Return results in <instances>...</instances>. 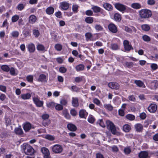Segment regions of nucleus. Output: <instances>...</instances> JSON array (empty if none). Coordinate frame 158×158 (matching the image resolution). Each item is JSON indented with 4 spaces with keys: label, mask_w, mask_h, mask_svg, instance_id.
<instances>
[{
    "label": "nucleus",
    "mask_w": 158,
    "mask_h": 158,
    "mask_svg": "<svg viewBox=\"0 0 158 158\" xmlns=\"http://www.w3.org/2000/svg\"><path fill=\"white\" fill-rule=\"evenodd\" d=\"M22 148L24 153L27 155L32 156L34 153V149L28 144L24 143Z\"/></svg>",
    "instance_id": "f257e3e1"
},
{
    "label": "nucleus",
    "mask_w": 158,
    "mask_h": 158,
    "mask_svg": "<svg viewBox=\"0 0 158 158\" xmlns=\"http://www.w3.org/2000/svg\"><path fill=\"white\" fill-rule=\"evenodd\" d=\"M139 16L142 19H147L152 15L151 11L148 9H142L139 11Z\"/></svg>",
    "instance_id": "f03ea898"
},
{
    "label": "nucleus",
    "mask_w": 158,
    "mask_h": 158,
    "mask_svg": "<svg viewBox=\"0 0 158 158\" xmlns=\"http://www.w3.org/2000/svg\"><path fill=\"white\" fill-rule=\"evenodd\" d=\"M106 123L108 129L111 131L113 134H115L116 133V128L114 123L110 120H107Z\"/></svg>",
    "instance_id": "7ed1b4c3"
},
{
    "label": "nucleus",
    "mask_w": 158,
    "mask_h": 158,
    "mask_svg": "<svg viewBox=\"0 0 158 158\" xmlns=\"http://www.w3.org/2000/svg\"><path fill=\"white\" fill-rule=\"evenodd\" d=\"M53 152L55 153H61L63 150L61 145L59 144H56L52 147Z\"/></svg>",
    "instance_id": "20e7f679"
},
{
    "label": "nucleus",
    "mask_w": 158,
    "mask_h": 158,
    "mask_svg": "<svg viewBox=\"0 0 158 158\" xmlns=\"http://www.w3.org/2000/svg\"><path fill=\"white\" fill-rule=\"evenodd\" d=\"M49 117V115L47 114H43L42 116L43 119L42 124L45 127L48 126L50 123V121L48 119Z\"/></svg>",
    "instance_id": "39448f33"
},
{
    "label": "nucleus",
    "mask_w": 158,
    "mask_h": 158,
    "mask_svg": "<svg viewBox=\"0 0 158 158\" xmlns=\"http://www.w3.org/2000/svg\"><path fill=\"white\" fill-rule=\"evenodd\" d=\"M116 8L120 11L123 12L126 10V6L119 3H117L114 4Z\"/></svg>",
    "instance_id": "423d86ee"
},
{
    "label": "nucleus",
    "mask_w": 158,
    "mask_h": 158,
    "mask_svg": "<svg viewBox=\"0 0 158 158\" xmlns=\"http://www.w3.org/2000/svg\"><path fill=\"white\" fill-rule=\"evenodd\" d=\"M41 152L43 154L44 158H52L50 155L49 150L47 148H42L41 149Z\"/></svg>",
    "instance_id": "0eeeda50"
},
{
    "label": "nucleus",
    "mask_w": 158,
    "mask_h": 158,
    "mask_svg": "<svg viewBox=\"0 0 158 158\" xmlns=\"http://www.w3.org/2000/svg\"><path fill=\"white\" fill-rule=\"evenodd\" d=\"M123 45L125 50L127 51H129L133 49L131 44H129V42L127 40H124L123 43Z\"/></svg>",
    "instance_id": "6e6552de"
},
{
    "label": "nucleus",
    "mask_w": 158,
    "mask_h": 158,
    "mask_svg": "<svg viewBox=\"0 0 158 158\" xmlns=\"http://www.w3.org/2000/svg\"><path fill=\"white\" fill-rule=\"evenodd\" d=\"M108 29L112 32L116 33L118 31L117 27L114 24L110 23L108 25Z\"/></svg>",
    "instance_id": "1a4fd4ad"
},
{
    "label": "nucleus",
    "mask_w": 158,
    "mask_h": 158,
    "mask_svg": "<svg viewBox=\"0 0 158 158\" xmlns=\"http://www.w3.org/2000/svg\"><path fill=\"white\" fill-rule=\"evenodd\" d=\"M157 107L156 104H151L148 108V110L150 113H154L157 110Z\"/></svg>",
    "instance_id": "9d476101"
},
{
    "label": "nucleus",
    "mask_w": 158,
    "mask_h": 158,
    "mask_svg": "<svg viewBox=\"0 0 158 158\" xmlns=\"http://www.w3.org/2000/svg\"><path fill=\"white\" fill-rule=\"evenodd\" d=\"M33 100L35 103L38 107H41L43 106V102L40 101L39 99L36 98H33Z\"/></svg>",
    "instance_id": "9b49d317"
},
{
    "label": "nucleus",
    "mask_w": 158,
    "mask_h": 158,
    "mask_svg": "<svg viewBox=\"0 0 158 158\" xmlns=\"http://www.w3.org/2000/svg\"><path fill=\"white\" fill-rule=\"evenodd\" d=\"M138 156L139 158H148V153L145 151H141L139 153Z\"/></svg>",
    "instance_id": "f8f14e48"
},
{
    "label": "nucleus",
    "mask_w": 158,
    "mask_h": 158,
    "mask_svg": "<svg viewBox=\"0 0 158 158\" xmlns=\"http://www.w3.org/2000/svg\"><path fill=\"white\" fill-rule=\"evenodd\" d=\"M108 86L113 89H118L119 88V85L117 83L110 82L108 84Z\"/></svg>",
    "instance_id": "ddd939ff"
},
{
    "label": "nucleus",
    "mask_w": 158,
    "mask_h": 158,
    "mask_svg": "<svg viewBox=\"0 0 158 158\" xmlns=\"http://www.w3.org/2000/svg\"><path fill=\"white\" fill-rule=\"evenodd\" d=\"M103 7L106 10L111 11L113 10L112 6L110 4L107 3H105L103 5Z\"/></svg>",
    "instance_id": "4468645a"
},
{
    "label": "nucleus",
    "mask_w": 158,
    "mask_h": 158,
    "mask_svg": "<svg viewBox=\"0 0 158 158\" xmlns=\"http://www.w3.org/2000/svg\"><path fill=\"white\" fill-rule=\"evenodd\" d=\"M150 87L152 89H156L158 87V81L156 80L152 81L150 84Z\"/></svg>",
    "instance_id": "2eb2a0df"
},
{
    "label": "nucleus",
    "mask_w": 158,
    "mask_h": 158,
    "mask_svg": "<svg viewBox=\"0 0 158 158\" xmlns=\"http://www.w3.org/2000/svg\"><path fill=\"white\" fill-rule=\"evenodd\" d=\"M31 124L28 122L26 123L23 126V129L26 132L28 131L31 128Z\"/></svg>",
    "instance_id": "dca6fc26"
},
{
    "label": "nucleus",
    "mask_w": 158,
    "mask_h": 158,
    "mask_svg": "<svg viewBox=\"0 0 158 158\" xmlns=\"http://www.w3.org/2000/svg\"><path fill=\"white\" fill-rule=\"evenodd\" d=\"M67 127L68 130L71 131H75L77 129L76 126L72 123L68 124L67 125Z\"/></svg>",
    "instance_id": "f3484780"
},
{
    "label": "nucleus",
    "mask_w": 158,
    "mask_h": 158,
    "mask_svg": "<svg viewBox=\"0 0 158 158\" xmlns=\"http://www.w3.org/2000/svg\"><path fill=\"white\" fill-rule=\"evenodd\" d=\"M37 19L36 17L34 15H31L29 17V23L33 24L34 23Z\"/></svg>",
    "instance_id": "a211bd4d"
},
{
    "label": "nucleus",
    "mask_w": 158,
    "mask_h": 158,
    "mask_svg": "<svg viewBox=\"0 0 158 158\" xmlns=\"http://www.w3.org/2000/svg\"><path fill=\"white\" fill-rule=\"evenodd\" d=\"M14 131L17 135H21L23 134V131L20 126H19L18 127L15 128Z\"/></svg>",
    "instance_id": "6ab92c4d"
},
{
    "label": "nucleus",
    "mask_w": 158,
    "mask_h": 158,
    "mask_svg": "<svg viewBox=\"0 0 158 158\" xmlns=\"http://www.w3.org/2000/svg\"><path fill=\"white\" fill-rule=\"evenodd\" d=\"M135 130L138 132H141L143 129V125L140 123H137L135 125Z\"/></svg>",
    "instance_id": "aec40b11"
},
{
    "label": "nucleus",
    "mask_w": 158,
    "mask_h": 158,
    "mask_svg": "<svg viewBox=\"0 0 158 158\" xmlns=\"http://www.w3.org/2000/svg\"><path fill=\"white\" fill-rule=\"evenodd\" d=\"M87 114L88 113L85 110H82L80 111V117L81 118H86Z\"/></svg>",
    "instance_id": "412c9836"
},
{
    "label": "nucleus",
    "mask_w": 158,
    "mask_h": 158,
    "mask_svg": "<svg viewBox=\"0 0 158 158\" xmlns=\"http://www.w3.org/2000/svg\"><path fill=\"white\" fill-rule=\"evenodd\" d=\"M131 6L133 8L135 9H139L142 7L141 4L139 3H134L131 5Z\"/></svg>",
    "instance_id": "4be33fe9"
},
{
    "label": "nucleus",
    "mask_w": 158,
    "mask_h": 158,
    "mask_svg": "<svg viewBox=\"0 0 158 158\" xmlns=\"http://www.w3.org/2000/svg\"><path fill=\"white\" fill-rule=\"evenodd\" d=\"M60 6L62 9L64 10H66L69 8V4L66 2H64L61 3Z\"/></svg>",
    "instance_id": "5701e85b"
},
{
    "label": "nucleus",
    "mask_w": 158,
    "mask_h": 158,
    "mask_svg": "<svg viewBox=\"0 0 158 158\" xmlns=\"http://www.w3.org/2000/svg\"><path fill=\"white\" fill-rule=\"evenodd\" d=\"M141 27L142 30L145 31H148L150 29V26L147 24H144L142 25Z\"/></svg>",
    "instance_id": "b1692460"
},
{
    "label": "nucleus",
    "mask_w": 158,
    "mask_h": 158,
    "mask_svg": "<svg viewBox=\"0 0 158 158\" xmlns=\"http://www.w3.org/2000/svg\"><path fill=\"white\" fill-rule=\"evenodd\" d=\"M134 82L139 87H145V85L140 80H135Z\"/></svg>",
    "instance_id": "393cba45"
},
{
    "label": "nucleus",
    "mask_w": 158,
    "mask_h": 158,
    "mask_svg": "<svg viewBox=\"0 0 158 158\" xmlns=\"http://www.w3.org/2000/svg\"><path fill=\"white\" fill-rule=\"evenodd\" d=\"M46 13L48 15L52 14L54 12V9L52 7L47 8L46 10Z\"/></svg>",
    "instance_id": "a878e982"
},
{
    "label": "nucleus",
    "mask_w": 158,
    "mask_h": 158,
    "mask_svg": "<svg viewBox=\"0 0 158 158\" xmlns=\"http://www.w3.org/2000/svg\"><path fill=\"white\" fill-rule=\"evenodd\" d=\"M63 115L67 119H69L70 118V116L68 113L67 110H64L62 111Z\"/></svg>",
    "instance_id": "bb28decb"
},
{
    "label": "nucleus",
    "mask_w": 158,
    "mask_h": 158,
    "mask_svg": "<svg viewBox=\"0 0 158 158\" xmlns=\"http://www.w3.org/2000/svg\"><path fill=\"white\" fill-rule=\"evenodd\" d=\"M92 9L93 10L94 13H97L101 12V9L97 6H93L92 7Z\"/></svg>",
    "instance_id": "cd10ccee"
},
{
    "label": "nucleus",
    "mask_w": 158,
    "mask_h": 158,
    "mask_svg": "<svg viewBox=\"0 0 158 158\" xmlns=\"http://www.w3.org/2000/svg\"><path fill=\"white\" fill-rule=\"evenodd\" d=\"M31 97V95L29 93L22 94L21 95V98L24 100L29 99Z\"/></svg>",
    "instance_id": "c85d7f7f"
},
{
    "label": "nucleus",
    "mask_w": 158,
    "mask_h": 158,
    "mask_svg": "<svg viewBox=\"0 0 158 158\" xmlns=\"http://www.w3.org/2000/svg\"><path fill=\"white\" fill-rule=\"evenodd\" d=\"M123 130L126 132H129L131 130V127L128 124L124 125L123 127Z\"/></svg>",
    "instance_id": "c756f323"
},
{
    "label": "nucleus",
    "mask_w": 158,
    "mask_h": 158,
    "mask_svg": "<svg viewBox=\"0 0 158 158\" xmlns=\"http://www.w3.org/2000/svg\"><path fill=\"white\" fill-rule=\"evenodd\" d=\"M28 48L29 52H33L35 50V46L32 44H29L28 45Z\"/></svg>",
    "instance_id": "7c9ffc66"
},
{
    "label": "nucleus",
    "mask_w": 158,
    "mask_h": 158,
    "mask_svg": "<svg viewBox=\"0 0 158 158\" xmlns=\"http://www.w3.org/2000/svg\"><path fill=\"white\" fill-rule=\"evenodd\" d=\"M131 27L132 29H131L130 28H129L128 27L126 26L125 27L124 30L126 31L131 33H132V30L135 31V29L134 27Z\"/></svg>",
    "instance_id": "2f4dec72"
},
{
    "label": "nucleus",
    "mask_w": 158,
    "mask_h": 158,
    "mask_svg": "<svg viewBox=\"0 0 158 158\" xmlns=\"http://www.w3.org/2000/svg\"><path fill=\"white\" fill-rule=\"evenodd\" d=\"M111 48L112 50H117L119 49V46L116 43H113L111 44Z\"/></svg>",
    "instance_id": "473e14b6"
},
{
    "label": "nucleus",
    "mask_w": 158,
    "mask_h": 158,
    "mask_svg": "<svg viewBox=\"0 0 158 158\" xmlns=\"http://www.w3.org/2000/svg\"><path fill=\"white\" fill-rule=\"evenodd\" d=\"M46 79V76L44 74H41L40 75L38 79V81L43 82L44 81H46L45 80Z\"/></svg>",
    "instance_id": "72a5a7b5"
},
{
    "label": "nucleus",
    "mask_w": 158,
    "mask_h": 158,
    "mask_svg": "<svg viewBox=\"0 0 158 158\" xmlns=\"http://www.w3.org/2000/svg\"><path fill=\"white\" fill-rule=\"evenodd\" d=\"M86 40L87 41L91 40V38L92 37V35L90 32H87L85 34Z\"/></svg>",
    "instance_id": "f704fd0d"
},
{
    "label": "nucleus",
    "mask_w": 158,
    "mask_h": 158,
    "mask_svg": "<svg viewBox=\"0 0 158 158\" xmlns=\"http://www.w3.org/2000/svg\"><path fill=\"white\" fill-rule=\"evenodd\" d=\"M114 20L117 21H120L121 20V16L118 13H115L114 15Z\"/></svg>",
    "instance_id": "c9c22d12"
},
{
    "label": "nucleus",
    "mask_w": 158,
    "mask_h": 158,
    "mask_svg": "<svg viewBox=\"0 0 158 158\" xmlns=\"http://www.w3.org/2000/svg\"><path fill=\"white\" fill-rule=\"evenodd\" d=\"M104 108L109 111H112L113 109V107L110 104H104L103 105Z\"/></svg>",
    "instance_id": "e433bc0d"
},
{
    "label": "nucleus",
    "mask_w": 158,
    "mask_h": 158,
    "mask_svg": "<svg viewBox=\"0 0 158 158\" xmlns=\"http://www.w3.org/2000/svg\"><path fill=\"white\" fill-rule=\"evenodd\" d=\"M72 104L75 107H77L78 106V100L77 98H73Z\"/></svg>",
    "instance_id": "4c0bfd02"
},
{
    "label": "nucleus",
    "mask_w": 158,
    "mask_h": 158,
    "mask_svg": "<svg viewBox=\"0 0 158 158\" xmlns=\"http://www.w3.org/2000/svg\"><path fill=\"white\" fill-rule=\"evenodd\" d=\"M1 68L2 70L6 72H8L10 70L9 67L6 65H2L1 67Z\"/></svg>",
    "instance_id": "58836bf2"
},
{
    "label": "nucleus",
    "mask_w": 158,
    "mask_h": 158,
    "mask_svg": "<svg viewBox=\"0 0 158 158\" xmlns=\"http://www.w3.org/2000/svg\"><path fill=\"white\" fill-rule=\"evenodd\" d=\"M85 21L88 23H91L94 21L93 18L91 17H87L85 19Z\"/></svg>",
    "instance_id": "ea45409f"
},
{
    "label": "nucleus",
    "mask_w": 158,
    "mask_h": 158,
    "mask_svg": "<svg viewBox=\"0 0 158 158\" xmlns=\"http://www.w3.org/2000/svg\"><path fill=\"white\" fill-rule=\"evenodd\" d=\"M124 65L126 67H127L128 68H130L133 66V64L132 62H125L124 64Z\"/></svg>",
    "instance_id": "a19ab883"
},
{
    "label": "nucleus",
    "mask_w": 158,
    "mask_h": 158,
    "mask_svg": "<svg viewBox=\"0 0 158 158\" xmlns=\"http://www.w3.org/2000/svg\"><path fill=\"white\" fill-rule=\"evenodd\" d=\"M142 38L143 40L146 42H149L151 40V38L150 37L147 35H144L143 36Z\"/></svg>",
    "instance_id": "79ce46f5"
},
{
    "label": "nucleus",
    "mask_w": 158,
    "mask_h": 158,
    "mask_svg": "<svg viewBox=\"0 0 158 158\" xmlns=\"http://www.w3.org/2000/svg\"><path fill=\"white\" fill-rule=\"evenodd\" d=\"M124 152L126 154L128 155L131 152V150L129 147H127L124 149Z\"/></svg>",
    "instance_id": "37998d69"
},
{
    "label": "nucleus",
    "mask_w": 158,
    "mask_h": 158,
    "mask_svg": "<svg viewBox=\"0 0 158 158\" xmlns=\"http://www.w3.org/2000/svg\"><path fill=\"white\" fill-rule=\"evenodd\" d=\"M126 118L129 120H133L135 118V116L132 114H128L126 116Z\"/></svg>",
    "instance_id": "c03bdc74"
},
{
    "label": "nucleus",
    "mask_w": 158,
    "mask_h": 158,
    "mask_svg": "<svg viewBox=\"0 0 158 158\" xmlns=\"http://www.w3.org/2000/svg\"><path fill=\"white\" fill-rule=\"evenodd\" d=\"M45 138L50 140H53L55 139V137L54 136L49 135H46Z\"/></svg>",
    "instance_id": "a18cd8bd"
},
{
    "label": "nucleus",
    "mask_w": 158,
    "mask_h": 158,
    "mask_svg": "<svg viewBox=\"0 0 158 158\" xmlns=\"http://www.w3.org/2000/svg\"><path fill=\"white\" fill-rule=\"evenodd\" d=\"M95 28L96 30L98 31H102L103 29L102 26L99 24L96 25L95 26Z\"/></svg>",
    "instance_id": "49530a36"
},
{
    "label": "nucleus",
    "mask_w": 158,
    "mask_h": 158,
    "mask_svg": "<svg viewBox=\"0 0 158 158\" xmlns=\"http://www.w3.org/2000/svg\"><path fill=\"white\" fill-rule=\"evenodd\" d=\"M37 49L39 51H43L45 50V47L42 44H39L37 47Z\"/></svg>",
    "instance_id": "de8ad7c7"
},
{
    "label": "nucleus",
    "mask_w": 158,
    "mask_h": 158,
    "mask_svg": "<svg viewBox=\"0 0 158 158\" xmlns=\"http://www.w3.org/2000/svg\"><path fill=\"white\" fill-rule=\"evenodd\" d=\"M19 32L18 31H13L11 33V35L13 37L16 38L18 37L19 35Z\"/></svg>",
    "instance_id": "09e8293b"
},
{
    "label": "nucleus",
    "mask_w": 158,
    "mask_h": 158,
    "mask_svg": "<svg viewBox=\"0 0 158 158\" xmlns=\"http://www.w3.org/2000/svg\"><path fill=\"white\" fill-rule=\"evenodd\" d=\"M47 106L50 108H53L55 106V103L53 102H51L48 103Z\"/></svg>",
    "instance_id": "8fccbe9b"
},
{
    "label": "nucleus",
    "mask_w": 158,
    "mask_h": 158,
    "mask_svg": "<svg viewBox=\"0 0 158 158\" xmlns=\"http://www.w3.org/2000/svg\"><path fill=\"white\" fill-rule=\"evenodd\" d=\"M55 108L58 110H62L63 109V107L62 105L60 104H57L56 105H55Z\"/></svg>",
    "instance_id": "3c124183"
},
{
    "label": "nucleus",
    "mask_w": 158,
    "mask_h": 158,
    "mask_svg": "<svg viewBox=\"0 0 158 158\" xmlns=\"http://www.w3.org/2000/svg\"><path fill=\"white\" fill-rule=\"evenodd\" d=\"M33 34L35 37H38L40 35V32L38 30H34L33 31Z\"/></svg>",
    "instance_id": "603ef678"
},
{
    "label": "nucleus",
    "mask_w": 158,
    "mask_h": 158,
    "mask_svg": "<svg viewBox=\"0 0 158 158\" xmlns=\"http://www.w3.org/2000/svg\"><path fill=\"white\" fill-rule=\"evenodd\" d=\"M19 16L17 15L14 16L12 18V21L13 22H16L19 19Z\"/></svg>",
    "instance_id": "864d4df0"
},
{
    "label": "nucleus",
    "mask_w": 158,
    "mask_h": 158,
    "mask_svg": "<svg viewBox=\"0 0 158 158\" xmlns=\"http://www.w3.org/2000/svg\"><path fill=\"white\" fill-rule=\"evenodd\" d=\"M151 67L153 70H155L158 68V66L156 64H152L151 65Z\"/></svg>",
    "instance_id": "5fc2aeb1"
},
{
    "label": "nucleus",
    "mask_w": 158,
    "mask_h": 158,
    "mask_svg": "<svg viewBox=\"0 0 158 158\" xmlns=\"http://www.w3.org/2000/svg\"><path fill=\"white\" fill-rule=\"evenodd\" d=\"M55 48L57 51H60L62 48V46L61 45L57 44L55 45Z\"/></svg>",
    "instance_id": "6e6d98bb"
},
{
    "label": "nucleus",
    "mask_w": 158,
    "mask_h": 158,
    "mask_svg": "<svg viewBox=\"0 0 158 158\" xmlns=\"http://www.w3.org/2000/svg\"><path fill=\"white\" fill-rule=\"evenodd\" d=\"M88 121L89 123H93L95 121V119L92 116H90L89 117Z\"/></svg>",
    "instance_id": "4d7b16f0"
},
{
    "label": "nucleus",
    "mask_w": 158,
    "mask_h": 158,
    "mask_svg": "<svg viewBox=\"0 0 158 158\" xmlns=\"http://www.w3.org/2000/svg\"><path fill=\"white\" fill-rule=\"evenodd\" d=\"M59 70L60 72L64 73L66 72L67 69L64 67H61L59 68Z\"/></svg>",
    "instance_id": "13d9d810"
},
{
    "label": "nucleus",
    "mask_w": 158,
    "mask_h": 158,
    "mask_svg": "<svg viewBox=\"0 0 158 158\" xmlns=\"http://www.w3.org/2000/svg\"><path fill=\"white\" fill-rule=\"evenodd\" d=\"M27 79L29 82H32L33 80V76L32 75H30L27 77Z\"/></svg>",
    "instance_id": "bf43d9fd"
},
{
    "label": "nucleus",
    "mask_w": 158,
    "mask_h": 158,
    "mask_svg": "<svg viewBox=\"0 0 158 158\" xmlns=\"http://www.w3.org/2000/svg\"><path fill=\"white\" fill-rule=\"evenodd\" d=\"M139 116L141 119H144L146 117V114L145 113L143 112L140 114Z\"/></svg>",
    "instance_id": "052dcab7"
},
{
    "label": "nucleus",
    "mask_w": 158,
    "mask_h": 158,
    "mask_svg": "<svg viewBox=\"0 0 158 158\" xmlns=\"http://www.w3.org/2000/svg\"><path fill=\"white\" fill-rule=\"evenodd\" d=\"M155 3V1L154 0H148L147 1V4L150 5H154Z\"/></svg>",
    "instance_id": "680f3d73"
},
{
    "label": "nucleus",
    "mask_w": 158,
    "mask_h": 158,
    "mask_svg": "<svg viewBox=\"0 0 158 158\" xmlns=\"http://www.w3.org/2000/svg\"><path fill=\"white\" fill-rule=\"evenodd\" d=\"M24 6L23 4H20L17 6V9L19 10H22L24 8Z\"/></svg>",
    "instance_id": "e2e57ef3"
},
{
    "label": "nucleus",
    "mask_w": 158,
    "mask_h": 158,
    "mask_svg": "<svg viewBox=\"0 0 158 158\" xmlns=\"http://www.w3.org/2000/svg\"><path fill=\"white\" fill-rule=\"evenodd\" d=\"M93 102L98 105H99L100 103V101L97 98H94L93 99Z\"/></svg>",
    "instance_id": "0e129e2a"
},
{
    "label": "nucleus",
    "mask_w": 158,
    "mask_h": 158,
    "mask_svg": "<svg viewBox=\"0 0 158 158\" xmlns=\"http://www.w3.org/2000/svg\"><path fill=\"white\" fill-rule=\"evenodd\" d=\"M10 73L12 75H14L15 74V69L13 67H11L10 69Z\"/></svg>",
    "instance_id": "69168bd1"
},
{
    "label": "nucleus",
    "mask_w": 158,
    "mask_h": 158,
    "mask_svg": "<svg viewBox=\"0 0 158 158\" xmlns=\"http://www.w3.org/2000/svg\"><path fill=\"white\" fill-rule=\"evenodd\" d=\"M85 14L87 15L91 16L93 15V11L90 10H88L86 11Z\"/></svg>",
    "instance_id": "338daca9"
},
{
    "label": "nucleus",
    "mask_w": 158,
    "mask_h": 158,
    "mask_svg": "<svg viewBox=\"0 0 158 158\" xmlns=\"http://www.w3.org/2000/svg\"><path fill=\"white\" fill-rule=\"evenodd\" d=\"M67 101L64 99H63L61 100L60 101V103L62 105H66L67 104Z\"/></svg>",
    "instance_id": "774afa93"
}]
</instances>
